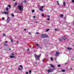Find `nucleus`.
<instances>
[{"mask_svg":"<svg viewBox=\"0 0 74 74\" xmlns=\"http://www.w3.org/2000/svg\"><path fill=\"white\" fill-rule=\"evenodd\" d=\"M21 5H18V8L20 11H23V4L21 3L20 4Z\"/></svg>","mask_w":74,"mask_h":74,"instance_id":"f257e3e1","label":"nucleus"},{"mask_svg":"<svg viewBox=\"0 0 74 74\" xmlns=\"http://www.w3.org/2000/svg\"><path fill=\"white\" fill-rule=\"evenodd\" d=\"M40 56H41V54L39 55V56L35 54L34 57L36 59H39L40 58Z\"/></svg>","mask_w":74,"mask_h":74,"instance_id":"f03ea898","label":"nucleus"},{"mask_svg":"<svg viewBox=\"0 0 74 74\" xmlns=\"http://www.w3.org/2000/svg\"><path fill=\"white\" fill-rule=\"evenodd\" d=\"M48 37V36L47 35V34H42L41 35V37L42 38H45V37Z\"/></svg>","mask_w":74,"mask_h":74,"instance_id":"7ed1b4c3","label":"nucleus"},{"mask_svg":"<svg viewBox=\"0 0 74 74\" xmlns=\"http://www.w3.org/2000/svg\"><path fill=\"white\" fill-rule=\"evenodd\" d=\"M47 71L48 72V73H49L51 72H52V70H51V69H49V70Z\"/></svg>","mask_w":74,"mask_h":74,"instance_id":"20e7f679","label":"nucleus"},{"mask_svg":"<svg viewBox=\"0 0 74 74\" xmlns=\"http://www.w3.org/2000/svg\"><path fill=\"white\" fill-rule=\"evenodd\" d=\"M60 54V53H59V52H56V56H58V55H59V54Z\"/></svg>","mask_w":74,"mask_h":74,"instance_id":"39448f33","label":"nucleus"},{"mask_svg":"<svg viewBox=\"0 0 74 74\" xmlns=\"http://www.w3.org/2000/svg\"><path fill=\"white\" fill-rule=\"evenodd\" d=\"M3 13L4 14H5L6 15H8V14H9V12H4Z\"/></svg>","mask_w":74,"mask_h":74,"instance_id":"423d86ee","label":"nucleus"},{"mask_svg":"<svg viewBox=\"0 0 74 74\" xmlns=\"http://www.w3.org/2000/svg\"><path fill=\"white\" fill-rule=\"evenodd\" d=\"M36 45L37 47H38L39 48H40V49H42V47H40V45H38V44H36Z\"/></svg>","mask_w":74,"mask_h":74,"instance_id":"0eeeda50","label":"nucleus"},{"mask_svg":"<svg viewBox=\"0 0 74 74\" xmlns=\"http://www.w3.org/2000/svg\"><path fill=\"white\" fill-rule=\"evenodd\" d=\"M10 21H11L10 18V17H8V22H10Z\"/></svg>","mask_w":74,"mask_h":74,"instance_id":"6e6552de","label":"nucleus"},{"mask_svg":"<svg viewBox=\"0 0 74 74\" xmlns=\"http://www.w3.org/2000/svg\"><path fill=\"white\" fill-rule=\"evenodd\" d=\"M17 3L16 2L15 3H14V7H16V5H17Z\"/></svg>","mask_w":74,"mask_h":74,"instance_id":"1a4fd4ad","label":"nucleus"},{"mask_svg":"<svg viewBox=\"0 0 74 74\" xmlns=\"http://www.w3.org/2000/svg\"><path fill=\"white\" fill-rule=\"evenodd\" d=\"M50 65L51 66V67H52L53 68H54V67H55V66H53V65H52V64H50Z\"/></svg>","mask_w":74,"mask_h":74,"instance_id":"9d476101","label":"nucleus"},{"mask_svg":"<svg viewBox=\"0 0 74 74\" xmlns=\"http://www.w3.org/2000/svg\"><path fill=\"white\" fill-rule=\"evenodd\" d=\"M62 38L64 40H65V39H66V36H65L62 37Z\"/></svg>","mask_w":74,"mask_h":74,"instance_id":"9b49d317","label":"nucleus"},{"mask_svg":"<svg viewBox=\"0 0 74 74\" xmlns=\"http://www.w3.org/2000/svg\"><path fill=\"white\" fill-rule=\"evenodd\" d=\"M67 49L68 50H71V49H72V48H70L69 47H67Z\"/></svg>","mask_w":74,"mask_h":74,"instance_id":"f8f14e48","label":"nucleus"},{"mask_svg":"<svg viewBox=\"0 0 74 74\" xmlns=\"http://www.w3.org/2000/svg\"><path fill=\"white\" fill-rule=\"evenodd\" d=\"M10 57L11 58H14V56H10Z\"/></svg>","mask_w":74,"mask_h":74,"instance_id":"ddd939ff","label":"nucleus"},{"mask_svg":"<svg viewBox=\"0 0 74 74\" xmlns=\"http://www.w3.org/2000/svg\"><path fill=\"white\" fill-rule=\"evenodd\" d=\"M8 7H9V8H11V6L10 5H8Z\"/></svg>","mask_w":74,"mask_h":74,"instance_id":"4468645a","label":"nucleus"},{"mask_svg":"<svg viewBox=\"0 0 74 74\" xmlns=\"http://www.w3.org/2000/svg\"><path fill=\"white\" fill-rule=\"evenodd\" d=\"M66 5V4H65V2L64 1H63V5L64 6H65Z\"/></svg>","mask_w":74,"mask_h":74,"instance_id":"2eb2a0df","label":"nucleus"},{"mask_svg":"<svg viewBox=\"0 0 74 74\" xmlns=\"http://www.w3.org/2000/svg\"><path fill=\"white\" fill-rule=\"evenodd\" d=\"M34 63L35 64H37V62H34Z\"/></svg>","mask_w":74,"mask_h":74,"instance_id":"dca6fc26","label":"nucleus"},{"mask_svg":"<svg viewBox=\"0 0 74 74\" xmlns=\"http://www.w3.org/2000/svg\"><path fill=\"white\" fill-rule=\"evenodd\" d=\"M29 74H31L32 73V70H30L29 71Z\"/></svg>","mask_w":74,"mask_h":74,"instance_id":"f3484780","label":"nucleus"},{"mask_svg":"<svg viewBox=\"0 0 74 74\" xmlns=\"http://www.w3.org/2000/svg\"><path fill=\"white\" fill-rule=\"evenodd\" d=\"M49 30V29H48L46 30V32H48Z\"/></svg>","mask_w":74,"mask_h":74,"instance_id":"a211bd4d","label":"nucleus"},{"mask_svg":"<svg viewBox=\"0 0 74 74\" xmlns=\"http://www.w3.org/2000/svg\"><path fill=\"white\" fill-rule=\"evenodd\" d=\"M40 11H43V9H42L41 8H40Z\"/></svg>","mask_w":74,"mask_h":74,"instance_id":"6ab92c4d","label":"nucleus"},{"mask_svg":"<svg viewBox=\"0 0 74 74\" xmlns=\"http://www.w3.org/2000/svg\"><path fill=\"white\" fill-rule=\"evenodd\" d=\"M50 59H51V61H52L53 59V58H51Z\"/></svg>","mask_w":74,"mask_h":74,"instance_id":"aec40b11","label":"nucleus"},{"mask_svg":"<svg viewBox=\"0 0 74 74\" xmlns=\"http://www.w3.org/2000/svg\"><path fill=\"white\" fill-rule=\"evenodd\" d=\"M8 8H6V10H7V11H8Z\"/></svg>","mask_w":74,"mask_h":74,"instance_id":"412c9836","label":"nucleus"},{"mask_svg":"<svg viewBox=\"0 0 74 74\" xmlns=\"http://www.w3.org/2000/svg\"><path fill=\"white\" fill-rule=\"evenodd\" d=\"M51 70H52V72H53V70H55V68H53Z\"/></svg>","mask_w":74,"mask_h":74,"instance_id":"4be33fe9","label":"nucleus"},{"mask_svg":"<svg viewBox=\"0 0 74 74\" xmlns=\"http://www.w3.org/2000/svg\"><path fill=\"white\" fill-rule=\"evenodd\" d=\"M60 16L61 17H63V14H60Z\"/></svg>","mask_w":74,"mask_h":74,"instance_id":"5701e85b","label":"nucleus"},{"mask_svg":"<svg viewBox=\"0 0 74 74\" xmlns=\"http://www.w3.org/2000/svg\"><path fill=\"white\" fill-rule=\"evenodd\" d=\"M12 16H13V17H14V15L13 14H12Z\"/></svg>","mask_w":74,"mask_h":74,"instance_id":"b1692460","label":"nucleus"},{"mask_svg":"<svg viewBox=\"0 0 74 74\" xmlns=\"http://www.w3.org/2000/svg\"><path fill=\"white\" fill-rule=\"evenodd\" d=\"M62 72H65V70H62Z\"/></svg>","mask_w":74,"mask_h":74,"instance_id":"393cba45","label":"nucleus"},{"mask_svg":"<svg viewBox=\"0 0 74 74\" xmlns=\"http://www.w3.org/2000/svg\"><path fill=\"white\" fill-rule=\"evenodd\" d=\"M59 40L60 41H62V39H59Z\"/></svg>","mask_w":74,"mask_h":74,"instance_id":"a878e982","label":"nucleus"},{"mask_svg":"<svg viewBox=\"0 0 74 74\" xmlns=\"http://www.w3.org/2000/svg\"><path fill=\"white\" fill-rule=\"evenodd\" d=\"M11 42H13V40H12V39H11Z\"/></svg>","mask_w":74,"mask_h":74,"instance_id":"bb28decb","label":"nucleus"},{"mask_svg":"<svg viewBox=\"0 0 74 74\" xmlns=\"http://www.w3.org/2000/svg\"><path fill=\"white\" fill-rule=\"evenodd\" d=\"M32 12H34V10H32Z\"/></svg>","mask_w":74,"mask_h":74,"instance_id":"cd10ccee","label":"nucleus"},{"mask_svg":"<svg viewBox=\"0 0 74 74\" xmlns=\"http://www.w3.org/2000/svg\"><path fill=\"white\" fill-rule=\"evenodd\" d=\"M4 46H8V45H7V44H4Z\"/></svg>","mask_w":74,"mask_h":74,"instance_id":"c85d7f7f","label":"nucleus"},{"mask_svg":"<svg viewBox=\"0 0 74 74\" xmlns=\"http://www.w3.org/2000/svg\"><path fill=\"white\" fill-rule=\"evenodd\" d=\"M43 8H44V6H42L40 8H41V9H42Z\"/></svg>","mask_w":74,"mask_h":74,"instance_id":"c756f323","label":"nucleus"},{"mask_svg":"<svg viewBox=\"0 0 74 74\" xmlns=\"http://www.w3.org/2000/svg\"><path fill=\"white\" fill-rule=\"evenodd\" d=\"M11 55H14V53H12L11 54Z\"/></svg>","mask_w":74,"mask_h":74,"instance_id":"7c9ffc66","label":"nucleus"},{"mask_svg":"<svg viewBox=\"0 0 74 74\" xmlns=\"http://www.w3.org/2000/svg\"><path fill=\"white\" fill-rule=\"evenodd\" d=\"M44 14H42V16H44Z\"/></svg>","mask_w":74,"mask_h":74,"instance_id":"2f4dec72","label":"nucleus"},{"mask_svg":"<svg viewBox=\"0 0 74 74\" xmlns=\"http://www.w3.org/2000/svg\"><path fill=\"white\" fill-rule=\"evenodd\" d=\"M72 1L73 3H74V0H72Z\"/></svg>","mask_w":74,"mask_h":74,"instance_id":"473e14b6","label":"nucleus"},{"mask_svg":"<svg viewBox=\"0 0 74 74\" xmlns=\"http://www.w3.org/2000/svg\"><path fill=\"white\" fill-rule=\"evenodd\" d=\"M57 66L58 67H60V64H59Z\"/></svg>","mask_w":74,"mask_h":74,"instance_id":"72a5a7b5","label":"nucleus"},{"mask_svg":"<svg viewBox=\"0 0 74 74\" xmlns=\"http://www.w3.org/2000/svg\"><path fill=\"white\" fill-rule=\"evenodd\" d=\"M20 67H21V68H22V65H20Z\"/></svg>","mask_w":74,"mask_h":74,"instance_id":"f704fd0d","label":"nucleus"},{"mask_svg":"<svg viewBox=\"0 0 74 74\" xmlns=\"http://www.w3.org/2000/svg\"><path fill=\"white\" fill-rule=\"evenodd\" d=\"M28 72H26L25 74H28Z\"/></svg>","mask_w":74,"mask_h":74,"instance_id":"c9c22d12","label":"nucleus"},{"mask_svg":"<svg viewBox=\"0 0 74 74\" xmlns=\"http://www.w3.org/2000/svg\"><path fill=\"white\" fill-rule=\"evenodd\" d=\"M36 34H38V32H37L36 33Z\"/></svg>","mask_w":74,"mask_h":74,"instance_id":"e433bc0d","label":"nucleus"},{"mask_svg":"<svg viewBox=\"0 0 74 74\" xmlns=\"http://www.w3.org/2000/svg\"><path fill=\"white\" fill-rule=\"evenodd\" d=\"M3 36H5V34H3Z\"/></svg>","mask_w":74,"mask_h":74,"instance_id":"4c0bfd02","label":"nucleus"},{"mask_svg":"<svg viewBox=\"0 0 74 74\" xmlns=\"http://www.w3.org/2000/svg\"><path fill=\"white\" fill-rule=\"evenodd\" d=\"M18 70H21V69L19 68Z\"/></svg>","mask_w":74,"mask_h":74,"instance_id":"58836bf2","label":"nucleus"},{"mask_svg":"<svg viewBox=\"0 0 74 74\" xmlns=\"http://www.w3.org/2000/svg\"><path fill=\"white\" fill-rule=\"evenodd\" d=\"M47 20H48V21H49V20H50V19H49V18H47Z\"/></svg>","mask_w":74,"mask_h":74,"instance_id":"ea45409f","label":"nucleus"},{"mask_svg":"<svg viewBox=\"0 0 74 74\" xmlns=\"http://www.w3.org/2000/svg\"><path fill=\"white\" fill-rule=\"evenodd\" d=\"M8 42H7V41H5V43H7Z\"/></svg>","mask_w":74,"mask_h":74,"instance_id":"a19ab883","label":"nucleus"},{"mask_svg":"<svg viewBox=\"0 0 74 74\" xmlns=\"http://www.w3.org/2000/svg\"><path fill=\"white\" fill-rule=\"evenodd\" d=\"M55 31H57V29H55V30H54Z\"/></svg>","mask_w":74,"mask_h":74,"instance_id":"79ce46f5","label":"nucleus"},{"mask_svg":"<svg viewBox=\"0 0 74 74\" xmlns=\"http://www.w3.org/2000/svg\"><path fill=\"white\" fill-rule=\"evenodd\" d=\"M2 19H3V20L4 19V18L3 17V18H2Z\"/></svg>","mask_w":74,"mask_h":74,"instance_id":"37998d69","label":"nucleus"},{"mask_svg":"<svg viewBox=\"0 0 74 74\" xmlns=\"http://www.w3.org/2000/svg\"><path fill=\"white\" fill-rule=\"evenodd\" d=\"M73 70V68H71V70Z\"/></svg>","mask_w":74,"mask_h":74,"instance_id":"c03bdc74","label":"nucleus"},{"mask_svg":"<svg viewBox=\"0 0 74 74\" xmlns=\"http://www.w3.org/2000/svg\"><path fill=\"white\" fill-rule=\"evenodd\" d=\"M9 51H11V49L10 48H9Z\"/></svg>","mask_w":74,"mask_h":74,"instance_id":"a18cd8bd","label":"nucleus"},{"mask_svg":"<svg viewBox=\"0 0 74 74\" xmlns=\"http://www.w3.org/2000/svg\"><path fill=\"white\" fill-rule=\"evenodd\" d=\"M35 17H36L35 16H33L34 18H35Z\"/></svg>","mask_w":74,"mask_h":74,"instance_id":"49530a36","label":"nucleus"},{"mask_svg":"<svg viewBox=\"0 0 74 74\" xmlns=\"http://www.w3.org/2000/svg\"><path fill=\"white\" fill-rule=\"evenodd\" d=\"M36 23H38V22H37V21H36Z\"/></svg>","mask_w":74,"mask_h":74,"instance_id":"de8ad7c7","label":"nucleus"},{"mask_svg":"<svg viewBox=\"0 0 74 74\" xmlns=\"http://www.w3.org/2000/svg\"><path fill=\"white\" fill-rule=\"evenodd\" d=\"M29 34H31V33H30V32H29Z\"/></svg>","mask_w":74,"mask_h":74,"instance_id":"09e8293b","label":"nucleus"},{"mask_svg":"<svg viewBox=\"0 0 74 74\" xmlns=\"http://www.w3.org/2000/svg\"><path fill=\"white\" fill-rule=\"evenodd\" d=\"M47 17H50V16H47Z\"/></svg>","mask_w":74,"mask_h":74,"instance_id":"8fccbe9b","label":"nucleus"},{"mask_svg":"<svg viewBox=\"0 0 74 74\" xmlns=\"http://www.w3.org/2000/svg\"><path fill=\"white\" fill-rule=\"evenodd\" d=\"M26 29H24V30L25 31H26Z\"/></svg>","mask_w":74,"mask_h":74,"instance_id":"3c124183","label":"nucleus"},{"mask_svg":"<svg viewBox=\"0 0 74 74\" xmlns=\"http://www.w3.org/2000/svg\"><path fill=\"white\" fill-rule=\"evenodd\" d=\"M27 51H29V49H27Z\"/></svg>","mask_w":74,"mask_h":74,"instance_id":"603ef678","label":"nucleus"},{"mask_svg":"<svg viewBox=\"0 0 74 74\" xmlns=\"http://www.w3.org/2000/svg\"><path fill=\"white\" fill-rule=\"evenodd\" d=\"M25 3H26V1H25Z\"/></svg>","mask_w":74,"mask_h":74,"instance_id":"864d4df0","label":"nucleus"},{"mask_svg":"<svg viewBox=\"0 0 74 74\" xmlns=\"http://www.w3.org/2000/svg\"><path fill=\"white\" fill-rule=\"evenodd\" d=\"M73 22H73V25H74V21H73Z\"/></svg>","mask_w":74,"mask_h":74,"instance_id":"5fc2aeb1","label":"nucleus"},{"mask_svg":"<svg viewBox=\"0 0 74 74\" xmlns=\"http://www.w3.org/2000/svg\"><path fill=\"white\" fill-rule=\"evenodd\" d=\"M57 3H58V1H57Z\"/></svg>","mask_w":74,"mask_h":74,"instance_id":"6e6d98bb","label":"nucleus"},{"mask_svg":"<svg viewBox=\"0 0 74 74\" xmlns=\"http://www.w3.org/2000/svg\"><path fill=\"white\" fill-rule=\"evenodd\" d=\"M57 4H58V5H60L59 4V3H57Z\"/></svg>","mask_w":74,"mask_h":74,"instance_id":"4d7b16f0","label":"nucleus"},{"mask_svg":"<svg viewBox=\"0 0 74 74\" xmlns=\"http://www.w3.org/2000/svg\"><path fill=\"white\" fill-rule=\"evenodd\" d=\"M66 17H65L64 18V19H66Z\"/></svg>","mask_w":74,"mask_h":74,"instance_id":"13d9d810","label":"nucleus"},{"mask_svg":"<svg viewBox=\"0 0 74 74\" xmlns=\"http://www.w3.org/2000/svg\"><path fill=\"white\" fill-rule=\"evenodd\" d=\"M65 64H67V63H65Z\"/></svg>","mask_w":74,"mask_h":74,"instance_id":"bf43d9fd","label":"nucleus"},{"mask_svg":"<svg viewBox=\"0 0 74 74\" xmlns=\"http://www.w3.org/2000/svg\"><path fill=\"white\" fill-rule=\"evenodd\" d=\"M18 41H17V43H18Z\"/></svg>","mask_w":74,"mask_h":74,"instance_id":"052dcab7","label":"nucleus"},{"mask_svg":"<svg viewBox=\"0 0 74 74\" xmlns=\"http://www.w3.org/2000/svg\"><path fill=\"white\" fill-rule=\"evenodd\" d=\"M16 0H14V1H15Z\"/></svg>","mask_w":74,"mask_h":74,"instance_id":"680f3d73","label":"nucleus"},{"mask_svg":"<svg viewBox=\"0 0 74 74\" xmlns=\"http://www.w3.org/2000/svg\"><path fill=\"white\" fill-rule=\"evenodd\" d=\"M2 14H3V13L2 12Z\"/></svg>","mask_w":74,"mask_h":74,"instance_id":"e2e57ef3","label":"nucleus"},{"mask_svg":"<svg viewBox=\"0 0 74 74\" xmlns=\"http://www.w3.org/2000/svg\"><path fill=\"white\" fill-rule=\"evenodd\" d=\"M44 60H43V61L44 62Z\"/></svg>","mask_w":74,"mask_h":74,"instance_id":"0e129e2a","label":"nucleus"},{"mask_svg":"<svg viewBox=\"0 0 74 74\" xmlns=\"http://www.w3.org/2000/svg\"><path fill=\"white\" fill-rule=\"evenodd\" d=\"M0 64H1L0 63Z\"/></svg>","mask_w":74,"mask_h":74,"instance_id":"69168bd1","label":"nucleus"}]
</instances>
